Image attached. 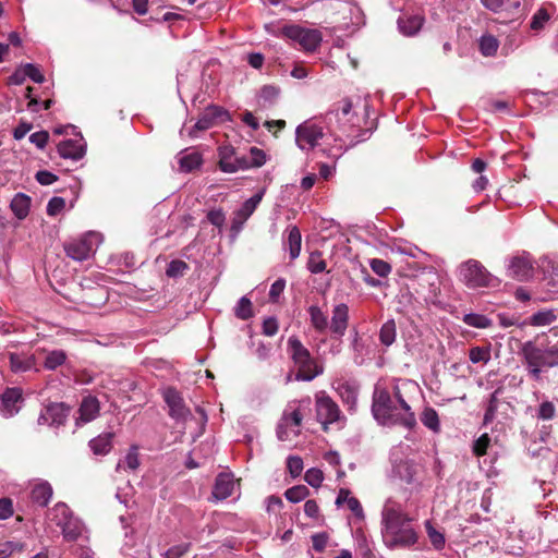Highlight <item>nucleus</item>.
<instances>
[{
    "mask_svg": "<svg viewBox=\"0 0 558 558\" xmlns=\"http://www.w3.org/2000/svg\"><path fill=\"white\" fill-rule=\"evenodd\" d=\"M381 532L384 542L390 548L408 547L416 543L417 534L411 526V518L403 506L388 498L381 511Z\"/></svg>",
    "mask_w": 558,
    "mask_h": 558,
    "instance_id": "nucleus-1",
    "label": "nucleus"
},
{
    "mask_svg": "<svg viewBox=\"0 0 558 558\" xmlns=\"http://www.w3.org/2000/svg\"><path fill=\"white\" fill-rule=\"evenodd\" d=\"M372 413L374 418L381 425L399 424L409 429L416 425L414 413L408 412V414H402L391 393L379 384L375 386L373 392Z\"/></svg>",
    "mask_w": 558,
    "mask_h": 558,
    "instance_id": "nucleus-2",
    "label": "nucleus"
},
{
    "mask_svg": "<svg viewBox=\"0 0 558 558\" xmlns=\"http://www.w3.org/2000/svg\"><path fill=\"white\" fill-rule=\"evenodd\" d=\"M362 99L360 96L343 97L332 104L325 114V123L329 131H341L343 133L351 132L355 128H360V118L354 108L359 107Z\"/></svg>",
    "mask_w": 558,
    "mask_h": 558,
    "instance_id": "nucleus-3",
    "label": "nucleus"
},
{
    "mask_svg": "<svg viewBox=\"0 0 558 558\" xmlns=\"http://www.w3.org/2000/svg\"><path fill=\"white\" fill-rule=\"evenodd\" d=\"M287 351L298 368L296 380L311 381L323 374V366L316 363L308 349L304 347L299 338L292 336L288 339Z\"/></svg>",
    "mask_w": 558,
    "mask_h": 558,
    "instance_id": "nucleus-4",
    "label": "nucleus"
},
{
    "mask_svg": "<svg viewBox=\"0 0 558 558\" xmlns=\"http://www.w3.org/2000/svg\"><path fill=\"white\" fill-rule=\"evenodd\" d=\"M521 355L527 374L534 380L541 379L543 368L556 366V361L551 360L543 343L537 345L534 341L524 342L521 347Z\"/></svg>",
    "mask_w": 558,
    "mask_h": 558,
    "instance_id": "nucleus-5",
    "label": "nucleus"
},
{
    "mask_svg": "<svg viewBox=\"0 0 558 558\" xmlns=\"http://www.w3.org/2000/svg\"><path fill=\"white\" fill-rule=\"evenodd\" d=\"M458 276L471 289L498 286L497 278L476 259L462 263L458 268Z\"/></svg>",
    "mask_w": 558,
    "mask_h": 558,
    "instance_id": "nucleus-6",
    "label": "nucleus"
},
{
    "mask_svg": "<svg viewBox=\"0 0 558 558\" xmlns=\"http://www.w3.org/2000/svg\"><path fill=\"white\" fill-rule=\"evenodd\" d=\"M100 236L96 232H86L80 238L69 240L63 243V250L68 257L75 262L88 259L95 252Z\"/></svg>",
    "mask_w": 558,
    "mask_h": 558,
    "instance_id": "nucleus-7",
    "label": "nucleus"
},
{
    "mask_svg": "<svg viewBox=\"0 0 558 558\" xmlns=\"http://www.w3.org/2000/svg\"><path fill=\"white\" fill-rule=\"evenodd\" d=\"M282 32L284 36L298 43L306 51H314L322 41V35L316 29L304 28L299 25H287Z\"/></svg>",
    "mask_w": 558,
    "mask_h": 558,
    "instance_id": "nucleus-8",
    "label": "nucleus"
},
{
    "mask_svg": "<svg viewBox=\"0 0 558 558\" xmlns=\"http://www.w3.org/2000/svg\"><path fill=\"white\" fill-rule=\"evenodd\" d=\"M162 397L169 408V415L173 420L184 423L192 417L191 410L186 407L184 399L175 388H166Z\"/></svg>",
    "mask_w": 558,
    "mask_h": 558,
    "instance_id": "nucleus-9",
    "label": "nucleus"
},
{
    "mask_svg": "<svg viewBox=\"0 0 558 558\" xmlns=\"http://www.w3.org/2000/svg\"><path fill=\"white\" fill-rule=\"evenodd\" d=\"M315 407L317 420L324 425L325 430L328 424H332L340 418L341 412L338 404L324 391L316 395Z\"/></svg>",
    "mask_w": 558,
    "mask_h": 558,
    "instance_id": "nucleus-10",
    "label": "nucleus"
},
{
    "mask_svg": "<svg viewBox=\"0 0 558 558\" xmlns=\"http://www.w3.org/2000/svg\"><path fill=\"white\" fill-rule=\"evenodd\" d=\"M323 129L312 122H304L296 128L295 141L302 150L314 149L323 138Z\"/></svg>",
    "mask_w": 558,
    "mask_h": 558,
    "instance_id": "nucleus-11",
    "label": "nucleus"
},
{
    "mask_svg": "<svg viewBox=\"0 0 558 558\" xmlns=\"http://www.w3.org/2000/svg\"><path fill=\"white\" fill-rule=\"evenodd\" d=\"M230 120V113L222 107L210 105L205 108L195 123V130L206 131Z\"/></svg>",
    "mask_w": 558,
    "mask_h": 558,
    "instance_id": "nucleus-12",
    "label": "nucleus"
},
{
    "mask_svg": "<svg viewBox=\"0 0 558 558\" xmlns=\"http://www.w3.org/2000/svg\"><path fill=\"white\" fill-rule=\"evenodd\" d=\"M219 168L222 172L234 173L239 170L248 169L247 157L235 156V150L232 146H221L218 149Z\"/></svg>",
    "mask_w": 558,
    "mask_h": 558,
    "instance_id": "nucleus-13",
    "label": "nucleus"
},
{
    "mask_svg": "<svg viewBox=\"0 0 558 558\" xmlns=\"http://www.w3.org/2000/svg\"><path fill=\"white\" fill-rule=\"evenodd\" d=\"M69 409L63 403H50L45 407L38 418V425L61 426L65 423Z\"/></svg>",
    "mask_w": 558,
    "mask_h": 558,
    "instance_id": "nucleus-14",
    "label": "nucleus"
},
{
    "mask_svg": "<svg viewBox=\"0 0 558 558\" xmlns=\"http://www.w3.org/2000/svg\"><path fill=\"white\" fill-rule=\"evenodd\" d=\"M22 390L20 388H7L1 396L0 412L3 417L10 418L19 413L22 403Z\"/></svg>",
    "mask_w": 558,
    "mask_h": 558,
    "instance_id": "nucleus-15",
    "label": "nucleus"
},
{
    "mask_svg": "<svg viewBox=\"0 0 558 558\" xmlns=\"http://www.w3.org/2000/svg\"><path fill=\"white\" fill-rule=\"evenodd\" d=\"M86 144L83 137L65 140L58 145V153L64 159L80 160L84 157Z\"/></svg>",
    "mask_w": 558,
    "mask_h": 558,
    "instance_id": "nucleus-16",
    "label": "nucleus"
},
{
    "mask_svg": "<svg viewBox=\"0 0 558 558\" xmlns=\"http://www.w3.org/2000/svg\"><path fill=\"white\" fill-rule=\"evenodd\" d=\"M349 324V307L344 303L337 304L332 310L330 330L342 337Z\"/></svg>",
    "mask_w": 558,
    "mask_h": 558,
    "instance_id": "nucleus-17",
    "label": "nucleus"
},
{
    "mask_svg": "<svg viewBox=\"0 0 558 558\" xmlns=\"http://www.w3.org/2000/svg\"><path fill=\"white\" fill-rule=\"evenodd\" d=\"M508 271L513 279L523 281L532 276L533 267L529 258L515 256L510 260Z\"/></svg>",
    "mask_w": 558,
    "mask_h": 558,
    "instance_id": "nucleus-18",
    "label": "nucleus"
},
{
    "mask_svg": "<svg viewBox=\"0 0 558 558\" xmlns=\"http://www.w3.org/2000/svg\"><path fill=\"white\" fill-rule=\"evenodd\" d=\"M100 411V404L96 397L87 396L82 400L78 409L77 421L82 423H89L94 421Z\"/></svg>",
    "mask_w": 558,
    "mask_h": 558,
    "instance_id": "nucleus-19",
    "label": "nucleus"
},
{
    "mask_svg": "<svg viewBox=\"0 0 558 558\" xmlns=\"http://www.w3.org/2000/svg\"><path fill=\"white\" fill-rule=\"evenodd\" d=\"M10 368L13 373H24L35 367L36 360L33 354L9 352Z\"/></svg>",
    "mask_w": 558,
    "mask_h": 558,
    "instance_id": "nucleus-20",
    "label": "nucleus"
},
{
    "mask_svg": "<svg viewBox=\"0 0 558 558\" xmlns=\"http://www.w3.org/2000/svg\"><path fill=\"white\" fill-rule=\"evenodd\" d=\"M424 22V17L420 14H402L398 17L397 24L400 33L405 36H414L418 33Z\"/></svg>",
    "mask_w": 558,
    "mask_h": 558,
    "instance_id": "nucleus-21",
    "label": "nucleus"
},
{
    "mask_svg": "<svg viewBox=\"0 0 558 558\" xmlns=\"http://www.w3.org/2000/svg\"><path fill=\"white\" fill-rule=\"evenodd\" d=\"M233 488L234 482L232 476L221 473L216 477L213 488V497L216 500H225L232 495Z\"/></svg>",
    "mask_w": 558,
    "mask_h": 558,
    "instance_id": "nucleus-22",
    "label": "nucleus"
},
{
    "mask_svg": "<svg viewBox=\"0 0 558 558\" xmlns=\"http://www.w3.org/2000/svg\"><path fill=\"white\" fill-rule=\"evenodd\" d=\"M177 160L180 171L186 173L199 168L203 162L202 155L196 150H182L178 154Z\"/></svg>",
    "mask_w": 558,
    "mask_h": 558,
    "instance_id": "nucleus-23",
    "label": "nucleus"
},
{
    "mask_svg": "<svg viewBox=\"0 0 558 558\" xmlns=\"http://www.w3.org/2000/svg\"><path fill=\"white\" fill-rule=\"evenodd\" d=\"M52 494L53 490L51 485L48 482L43 481L33 486L31 492V498L32 501L37 504L38 506L46 507L49 504Z\"/></svg>",
    "mask_w": 558,
    "mask_h": 558,
    "instance_id": "nucleus-24",
    "label": "nucleus"
},
{
    "mask_svg": "<svg viewBox=\"0 0 558 558\" xmlns=\"http://www.w3.org/2000/svg\"><path fill=\"white\" fill-rule=\"evenodd\" d=\"M287 233L288 235L284 245L289 250L290 258L293 260L300 256L302 235L296 226L289 227L287 229Z\"/></svg>",
    "mask_w": 558,
    "mask_h": 558,
    "instance_id": "nucleus-25",
    "label": "nucleus"
},
{
    "mask_svg": "<svg viewBox=\"0 0 558 558\" xmlns=\"http://www.w3.org/2000/svg\"><path fill=\"white\" fill-rule=\"evenodd\" d=\"M113 433H105L89 440L88 446L94 454L105 456L112 448Z\"/></svg>",
    "mask_w": 558,
    "mask_h": 558,
    "instance_id": "nucleus-26",
    "label": "nucleus"
},
{
    "mask_svg": "<svg viewBox=\"0 0 558 558\" xmlns=\"http://www.w3.org/2000/svg\"><path fill=\"white\" fill-rule=\"evenodd\" d=\"M61 531L65 541L74 542L83 534L84 524L80 519L73 517L61 526Z\"/></svg>",
    "mask_w": 558,
    "mask_h": 558,
    "instance_id": "nucleus-27",
    "label": "nucleus"
},
{
    "mask_svg": "<svg viewBox=\"0 0 558 558\" xmlns=\"http://www.w3.org/2000/svg\"><path fill=\"white\" fill-rule=\"evenodd\" d=\"M11 209L19 219H24L29 211L31 197L23 193H17L11 201Z\"/></svg>",
    "mask_w": 558,
    "mask_h": 558,
    "instance_id": "nucleus-28",
    "label": "nucleus"
},
{
    "mask_svg": "<svg viewBox=\"0 0 558 558\" xmlns=\"http://www.w3.org/2000/svg\"><path fill=\"white\" fill-rule=\"evenodd\" d=\"M311 324L317 332H324L328 328V317L317 305L308 307Z\"/></svg>",
    "mask_w": 558,
    "mask_h": 558,
    "instance_id": "nucleus-29",
    "label": "nucleus"
},
{
    "mask_svg": "<svg viewBox=\"0 0 558 558\" xmlns=\"http://www.w3.org/2000/svg\"><path fill=\"white\" fill-rule=\"evenodd\" d=\"M264 192H258L248 199H246L240 209L236 211V218L242 221H245L257 208L258 204L262 202Z\"/></svg>",
    "mask_w": 558,
    "mask_h": 558,
    "instance_id": "nucleus-30",
    "label": "nucleus"
},
{
    "mask_svg": "<svg viewBox=\"0 0 558 558\" xmlns=\"http://www.w3.org/2000/svg\"><path fill=\"white\" fill-rule=\"evenodd\" d=\"M50 520L54 522L58 526H62L65 524L68 520L73 518L72 511L64 502H58L50 510Z\"/></svg>",
    "mask_w": 558,
    "mask_h": 558,
    "instance_id": "nucleus-31",
    "label": "nucleus"
},
{
    "mask_svg": "<svg viewBox=\"0 0 558 558\" xmlns=\"http://www.w3.org/2000/svg\"><path fill=\"white\" fill-rule=\"evenodd\" d=\"M337 391L341 400L348 404L349 410H353L357 400V390L348 383L339 384Z\"/></svg>",
    "mask_w": 558,
    "mask_h": 558,
    "instance_id": "nucleus-32",
    "label": "nucleus"
},
{
    "mask_svg": "<svg viewBox=\"0 0 558 558\" xmlns=\"http://www.w3.org/2000/svg\"><path fill=\"white\" fill-rule=\"evenodd\" d=\"M550 17L551 14L547 11V9L539 8L531 19L530 28L536 33L543 31L550 21Z\"/></svg>",
    "mask_w": 558,
    "mask_h": 558,
    "instance_id": "nucleus-33",
    "label": "nucleus"
},
{
    "mask_svg": "<svg viewBox=\"0 0 558 558\" xmlns=\"http://www.w3.org/2000/svg\"><path fill=\"white\" fill-rule=\"evenodd\" d=\"M397 336V328L396 323L393 319H389L386 323L383 324L380 330H379V340L381 344L389 347L391 345Z\"/></svg>",
    "mask_w": 558,
    "mask_h": 558,
    "instance_id": "nucleus-34",
    "label": "nucleus"
},
{
    "mask_svg": "<svg viewBox=\"0 0 558 558\" xmlns=\"http://www.w3.org/2000/svg\"><path fill=\"white\" fill-rule=\"evenodd\" d=\"M138 465H140V459H138L137 447H132L129 450V452L126 453V456L124 457V459L117 464L116 470L118 472L120 470L134 471L138 468Z\"/></svg>",
    "mask_w": 558,
    "mask_h": 558,
    "instance_id": "nucleus-35",
    "label": "nucleus"
},
{
    "mask_svg": "<svg viewBox=\"0 0 558 558\" xmlns=\"http://www.w3.org/2000/svg\"><path fill=\"white\" fill-rule=\"evenodd\" d=\"M421 422L425 427L433 430L434 433L439 432L440 423L435 409L425 408L421 415Z\"/></svg>",
    "mask_w": 558,
    "mask_h": 558,
    "instance_id": "nucleus-36",
    "label": "nucleus"
},
{
    "mask_svg": "<svg viewBox=\"0 0 558 558\" xmlns=\"http://www.w3.org/2000/svg\"><path fill=\"white\" fill-rule=\"evenodd\" d=\"M234 315L239 319H242V320H246V319H250L251 317H253V315H254L253 305L248 298L242 296L238 301V303L234 307Z\"/></svg>",
    "mask_w": 558,
    "mask_h": 558,
    "instance_id": "nucleus-37",
    "label": "nucleus"
},
{
    "mask_svg": "<svg viewBox=\"0 0 558 558\" xmlns=\"http://www.w3.org/2000/svg\"><path fill=\"white\" fill-rule=\"evenodd\" d=\"M556 318L557 316L551 310L538 311L530 317V324L536 327L547 326L554 323Z\"/></svg>",
    "mask_w": 558,
    "mask_h": 558,
    "instance_id": "nucleus-38",
    "label": "nucleus"
},
{
    "mask_svg": "<svg viewBox=\"0 0 558 558\" xmlns=\"http://www.w3.org/2000/svg\"><path fill=\"white\" fill-rule=\"evenodd\" d=\"M480 51L485 57L494 56L498 49V40L493 35H484L480 39Z\"/></svg>",
    "mask_w": 558,
    "mask_h": 558,
    "instance_id": "nucleus-39",
    "label": "nucleus"
},
{
    "mask_svg": "<svg viewBox=\"0 0 558 558\" xmlns=\"http://www.w3.org/2000/svg\"><path fill=\"white\" fill-rule=\"evenodd\" d=\"M463 323L474 328H487L492 326V319L487 316L476 313L465 314Z\"/></svg>",
    "mask_w": 558,
    "mask_h": 558,
    "instance_id": "nucleus-40",
    "label": "nucleus"
},
{
    "mask_svg": "<svg viewBox=\"0 0 558 558\" xmlns=\"http://www.w3.org/2000/svg\"><path fill=\"white\" fill-rule=\"evenodd\" d=\"M66 360V354L62 350H53L49 352L45 359L44 366L47 369L53 371L61 366Z\"/></svg>",
    "mask_w": 558,
    "mask_h": 558,
    "instance_id": "nucleus-41",
    "label": "nucleus"
},
{
    "mask_svg": "<svg viewBox=\"0 0 558 558\" xmlns=\"http://www.w3.org/2000/svg\"><path fill=\"white\" fill-rule=\"evenodd\" d=\"M281 421L289 426L299 427L303 421V415L299 408H292V405H289L284 410Z\"/></svg>",
    "mask_w": 558,
    "mask_h": 558,
    "instance_id": "nucleus-42",
    "label": "nucleus"
},
{
    "mask_svg": "<svg viewBox=\"0 0 558 558\" xmlns=\"http://www.w3.org/2000/svg\"><path fill=\"white\" fill-rule=\"evenodd\" d=\"M469 359L473 364L488 363L490 360V349L486 347H473L470 349Z\"/></svg>",
    "mask_w": 558,
    "mask_h": 558,
    "instance_id": "nucleus-43",
    "label": "nucleus"
},
{
    "mask_svg": "<svg viewBox=\"0 0 558 558\" xmlns=\"http://www.w3.org/2000/svg\"><path fill=\"white\" fill-rule=\"evenodd\" d=\"M310 495V490L305 485H296L288 488L284 493L286 498L291 502H300Z\"/></svg>",
    "mask_w": 558,
    "mask_h": 558,
    "instance_id": "nucleus-44",
    "label": "nucleus"
},
{
    "mask_svg": "<svg viewBox=\"0 0 558 558\" xmlns=\"http://www.w3.org/2000/svg\"><path fill=\"white\" fill-rule=\"evenodd\" d=\"M307 269L312 274H320L326 269V262L322 258L318 251L312 252L307 260Z\"/></svg>",
    "mask_w": 558,
    "mask_h": 558,
    "instance_id": "nucleus-45",
    "label": "nucleus"
},
{
    "mask_svg": "<svg viewBox=\"0 0 558 558\" xmlns=\"http://www.w3.org/2000/svg\"><path fill=\"white\" fill-rule=\"evenodd\" d=\"M187 269L189 265L181 259H174L169 263L166 269V274L170 278H178L182 277Z\"/></svg>",
    "mask_w": 558,
    "mask_h": 558,
    "instance_id": "nucleus-46",
    "label": "nucleus"
},
{
    "mask_svg": "<svg viewBox=\"0 0 558 558\" xmlns=\"http://www.w3.org/2000/svg\"><path fill=\"white\" fill-rule=\"evenodd\" d=\"M280 95V88L275 85H264L259 90V98L265 104H274Z\"/></svg>",
    "mask_w": 558,
    "mask_h": 558,
    "instance_id": "nucleus-47",
    "label": "nucleus"
},
{
    "mask_svg": "<svg viewBox=\"0 0 558 558\" xmlns=\"http://www.w3.org/2000/svg\"><path fill=\"white\" fill-rule=\"evenodd\" d=\"M369 267L379 277H387L391 272V266L384 259L373 258L369 260Z\"/></svg>",
    "mask_w": 558,
    "mask_h": 558,
    "instance_id": "nucleus-48",
    "label": "nucleus"
},
{
    "mask_svg": "<svg viewBox=\"0 0 558 558\" xmlns=\"http://www.w3.org/2000/svg\"><path fill=\"white\" fill-rule=\"evenodd\" d=\"M304 480L312 487H319L324 481L323 471L316 468L308 469L305 472Z\"/></svg>",
    "mask_w": 558,
    "mask_h": 558,
    "instance_id": "nucleus-49",
    "label": "nucleus"
},
{
    "mask_svg": "<svg viewBox=\"0 0 558 558\" xmlns=\"http://www.w3.org/2000/svg\"><path fill=\"white\" fill-rule=\"evenodd\" d=\"M556 415V407L551 401H544L539 404L537 418L543 421L553 420Z\"/></svg>",
    "mask_w": 558,
    "mask_h": 558,
    "instance_id": "nucleus-50",
    "label": "nucleus"
},
{
    "mask_svg": "<svg viewBox=\"0 0 558 558\" xmlns=\"http://www.w3.org/2000/svg\"><path fill=\"white\" fill-rule=\"evenodd\" d=\"M287 468L292 477H298L303 471V460L299 456H290L287 459Z\"/></svg>",
    "mask_w": 558,
    "mask_h": 558,
    "instance_id": "nucleus-51",
    "label": "nucleus"
},
{
    "mask_svg": "<svg viewBox=\"0 0 558 558\" xmlns=\"http://www.w3.org/2000/svg\"><path fill=\"white\" fill-rule=\"evenodd\" d=\"M247 160L248 168L262 167L266 162V154L257 147H252L250 149V158H247Z\"/></svg>",
    "mask_w": 558,
    "mask_h": 558,
    "instance_id": "nucleus-52",
    "label": "nucleus"
},
{
    "mask_svg": "<svg viewBox=\"0 0 558 558\" xmlns=\"http://www.w3.org/2000/svg\"><path fill=\"white\" fill-rule=\"evenodd\" d=\"M190 543L174 545L163 553V558H181L190 550Z\"/></svg>",
    "mask_w": 558,
    "mask_h": 558,
    "instance_id": "nucleus-53",
    "label": "nucleus"
},
{
    "mask_svg": "<svg viewBox=\"0 0 558 558\" xmlns=\"http://www.w3.org/2000/svg\"><path fill=\"white\" fill-rule=\"evenodd\" d=\"M391 396L395 402L399 405V409L402 412V414H408V412H412L411 407L409 405V403L403 398V395L401 393L399 385L393 386Z\"/></svg>",
    "mask_w": 558,
    "mask_h": 558,
    "instance_id": "nucleus-54",
    "label": "nucleus"
},
{
    "mask_svg": "<svg viewBox=\"0 0 558 558\" xmlns=\"http://www.w3.org/2000/svg\"><path fill=\"white\" fill-rule=\"evenodd\" d=\"M65 207V201L62 197L54 196L50 198L47 205V214L49 216H56L60 214Z\"/></svg>",
    "mask_w": 558,
    "mask_h": 558,
    "instance_id": "nucleus-55",
    "label": "nucleus"
},
{
    "mask_svg": "<svg viewBox=\"0 0 558 558\" xmlns=\"http://www.w3.org/2000/svg\"><path fill=\"white\" fill-rule=\"evenodd\" d=\"M286 288V280L283 278H279L277 279L270 287V290H269V300L272 302V303H276L278 302V299L279 296L281 295V293L283 292Z\"/></svg>",
    "mask_w": 558,
    "mask_h": 558,
    "instance_id": "nucleus-56",
    "label": "nucleus"
},
{
    "mask_svg": "<svg viewBox=\"0 0 558 558\" xmlns=\"http://www.w3.org/2000/svg\"><path fill=\"white\" fill-rule=\"evenodd\" d=\"M490 438L487 434L482 435L480 438H477L473 446V451L477 457H482L486 454L487 448L489 446Z\"/></svg>",
    "mask_w": 558,
    "mask_h": 558,
    "instance_id": "nucleus-57",
    "label": "nucleus"
},
{
    "mask_svg": "<svg viewBox=\"0 0 558 558\" xmlns=\"http://www.w3.org/2000/svg\"><path fill=\"white\" fill-rule=\"evenodd\" d=\"M49 140V133L47 131H38L29 136V142L37 148L43 149Z\"/></svg>",
    "mask_w": 558,
    "mask_h": 558,
    "instance_id": "nucleus-58",
    "label": "nucleus"
},
{
    "mask_svg": "<svg viewBox=\"0 0 558 558\" xmlns=\"http://www.w3.org/2000/svg\"><path fill=\"white\" fill-rule=\"evenodd\" d=\"M278 320L275 317H267L263 322V333L272 337L278 332Z\"/></svg>",
    "mask_w": 558,
    "mask_h": 558,
    "instance_id": "nucleus-59",
    "label": "nucleus"
},
{
    "mask_svg": "<svg viewBox=\"0 0 558 558\" xmlns=\"http://www.w3.org/2000/svg\"><path fill=\"white\" fill-rule=\"evenodd\" d=\"M13 515V502L10 498H0V520H7Z\"/></svg>",
    "mask_w": 558,
    "mask_h": 558,
    "instance_id": "nucleus-60",
    "label": "nucleus"
},
{
    "mask_svg": "<svg viewBox=\"0 0 558 558\" xmlns=\"http://www.w3.org/2000/svg\"><path fill=\"white\" fill-rule=\"evenodd\" d=\"M328 543V535L326 533H317L312 536V544L314 550L322 553Z\"/></svg>",
    "mask_w": 558,
    "mask_h": 558,
    "instance_id": "nucleus-61",
    "label": "nucleus"
},
{
    "mask_svg": "<svg viewBox=\"0 0 558 558\" xmlns=\"http://www.w3.org/2000/svg\"><path fill=\"white\" fill-rule=\"evenodd\" d=\"M207 220L216 227H221L226 221V216L221 209H213L208 211Z\"/></svg>",
    "mask_w": 558,
    "mask_h": 558,
    "instance_id": "nucleus-62",
    "label": "nucleus"
},
{
    "mask_svg": "<svg viewBox=\"0 0 558 558\" xmlns=\"http://www.w3.org/2000/svg\"><path fill=\"white\" fill-rule=\"evenodd\" d=\"M428 537L435 548L439 549L445 545V537L441 533L436 531L433 526H427Z\"/></svg>",
    "mask_w": 558,
    "mask_h": 558,
    "instance_id": "nucleus-63",
    "label": "nucleus"
},
{
    "mask_svg": "<svg viewBox=\"0 0 558 558\" xmlns=\"http://www.w3.org/2000/svg\"><path fill=\"white\" fill-rule=\"evenodd\" d=\"M36 180L41 185H50V184L54 183L58 180V177L56 174H53L52 172H50V171L40 170V171H38L36 173Z\"/></svg>",
    "mask_w": 558,
    "mask_h": 558,
    "instance_id": "nucleus-64",
    "label": "nucleus"
}]
</instances>
